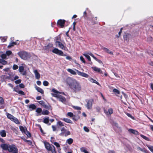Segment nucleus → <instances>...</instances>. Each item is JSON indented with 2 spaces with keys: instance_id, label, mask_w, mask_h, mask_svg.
Here are the masks:
<instances>
[{
  "instance_id": "obj_44",
  "label": "nucleus",
  "mask_w": 153,
  "mask_h": 153,
  "mask_svg": "<svg viewBox=\"0 0 153 153\" xmlns=\"http://www.w3.org/2000/svg\"><path fill=\"white\" fill-rule=\"evenodd\" d=\"M65 133L64 134L65 136H66L71 134L70 132L69 131L66 130H65Z\"/></svg>"
},
{
  "instance_id": "obj_50",
  "label": "nucleus",
  "mask_w": 153,
  "mask_h": 153,
  "mask_svg": "<svg viewBox=\"0 0 153 153\" xmlns=\"http://www.w3.org/2000/svg\"><path fill=\"white\" fill-rule=\"evenodd\" d=\"M21 82V80L20 79H19L15 81V82L16 84H18L20 83Z\"/></svg>"
},
{
  "instance_id": "obj_40",
  "label": "nucleus",
  "mask_w": 153,
  "mask_h": 153,
  "mask_svg": "<svg viewBox=\"0 0 153 153\" xmlns=\"http://www.w3.org/2000/svg\"><path fill=\"white\" fill-rule=\"evenodd\" d=\"M43 85L45 86H48L49 84V82L46 80H45L43 82Z\"/></svg>"
},
{
  "instance_id": "obj_51",
  "label": "nucleus",
  "mask_w": 153,
  "mask_h": 153,
  "mask_svg": "<svg viewBox=\"0 0 153 153\" xmlns=\"http://www.w3.org/2000/svg\"><path fill=\"white\" fill-rule=\"evenodd\" d=\"M18 93L19 94L22 95H25V94L24 92L23 91L21 90L19 91Z\"/></svg>"
},
{
  "instance_id": "obj_55",
  "label": "nucleus",
  "mask_w": 153,
  "mask_h": 153,
  "mask_svg": "<svg viewBox=\"0 0 153 153\" xmlns=\"http://www.w3.org/2000/svg\"><path fill=\"white\" fill-rule=\"evenodd\" d=\"M83 128L84 131L86 132H88L89 131V128L86 126L84 127Z\"/></svg>"
},
{
  "instance_id": "obj_38",
  "label": "nucleus",
  "mask_w": 153,
  "mask_h": 153,
  "mask_svg": "<svg viewBox=\"0 0 153 153\" xmlns=\"http://www.w3.org/2000/svg\"><path fill=\"white\" fill-rule=\"evenodd\" d=\"M53 144L57 147L58 149H60V146L58 143L55 142H54Z\"/></svg>"
},
{
  "instance_id": "obj_25",
  "label": "nucleus",
  "mask_w": 153,
  "mask_h": 153,
  "mask_svg": "<svg viewBox=\"0 0 153 153\" xmlns=\"http://www.w3.org/2000/svg\"><path fill=\"white\" fill-rule=\"evenodd\" d=\"M28 107L29 108L31 109H30V111H32L35 109L36 107L35 105L32 104L29 105L28 106Z\"/></svg>"
},
{
  "instance_id": "obj_1",
  "label": "nucleus",
  "mask_w": 153,
  "mask_h": 153,
  "mask_svg": "<svg viewBox=\"0 0 153 153\" xmlns=\"http://www.w3.org/2000/svg\"><path fill=\"white\" fill-rule=\"evenodd\" d=\"M67 83L70 88L75 93L80 91L81 87L79 83L75 79L68 77L66 79Z\"/></svg>"
},
{
  "instance_id": "obj_13",
  "label": "nucleus",
  "mask_w": 153,
  "mask_h": 153,
  "mask_svg": "<svg viewBox=\"0 0 153 153\" xmlns=\"http://www.w3.org/2000/svg\"><path fill=\"white\" fill-rule=\"evenodd\" d=\"M76 71H77V74L79 76H83V77H86V78L88 77V74H86L85 73L82 72L81 71H80L78 70H76Z\"/></svg>"
},
{
  "instance_id": "obj_56",
  "label": "nucleus",
  "mask_w": 153,
  "mask_h": 153,
  "mask_svg": "<svg viewBox=\"0 0 153 153\" xmlns=\"http://www.w3.org/2000/svg\"><path fill=\"white\" fill-rule=\"evenodd\" d=\"M18 68V66L16 65H14L13 66V69L14 70L17 69Z\"/></svg>"
},
{
  "instance_id": "obj_18",
  "label": "nucleus",
  "mask_w": 153,
  "mask_h": 153,
  "mask_svg": "<svg viewBox=\"0 0 153 153\" xmlns=\"http://www.w3.org/2000/svg\"><path fill=\"white\" fill-rule=\"evenodd\" d=\"M56 45H58V46L60 48L65 50V46L60 42H58L57 44H56Z\"/></svg>"
},
{
  "instance_id": "obj_61",
  "label": "nucleus",
  "mask_w": 153,
  "mask_h": 153,
  "mask_svg": "<svg viewBox=\"0 0 153 153\" xmlns=\"http://www.w3.org/2000/svg\"><path fill=\"white\" fill-rule=\"evenodd\" d=\"M19 78V76H16L13 79H12L11 80L12 81H13L14 80H16Z\"/></svg>"
},
{
  "instance_id": "obj_23",
  "label": "nucleus",
  "mask_w": 153,
  "mask_h": 153,
  "mask_svg": "<svg viewBox=\"0 0 153 153\" xmlns=\"http://www.w3.org/2000/svg\"><path fill=\"white\" fill-rule=\"evenodd\" d=\"M58 98H59V100L62 102H65L66 101L65 98L60 94Z\"/></svg>"
},
{
  "instance_id": "obj_19",
  "label": "nucleus",
  "mask_w": 153,
  "mask_h": 153,
  "mask_svg": "<svg viewBox=\"0 0 153 153\" xmlns=\"http://www.w3.org/2000/svg\"><path fill=\"white\" fill-rule=\"evenodd\" d=\"M53 46L52 44L49 43L47 45L45 46L44 49L48 51L50 48L53 47Z\"/></svg>"
},
{
  "instance_id": "obj_49",
  "label": "nucleus",
  "mask_w": 153,
  "mask_h": 153,
  "mask_svg": "<svg viewBox=\"0 0 153 153\" xmlns=\"http://www.w3.org/2000/svg\"><path fill=\"white\" fill-rule=\"evenodd\" d=\"M126 115H127V116H128L131 118L132 119H133V120L134 119V117H133V116H132V115L131 114H130L129 113H127L126 114Z\"/></svg>"
},
{
  "instance_id": "obj_62",
  "label": "nucleus",
  "mask_w": 153,
  "mask_h": 153,
  "mask_svg": "<svg viewBox=\"0 0 153 153\" xmlns=\"http://www.w3.org/2000/svg\"><path fill=\"white\" fill-rule=\"evenodd\" d=\"M51 141L52 143H54V142H55V140H54V137H51Z\"/></svg>"
},
{
  "instance_id": "obj_57",
  "label": "nucleus",
  "mask_w": 153,
  "mask_h": 153,
  "mask_svg": "<svg viewBox=\"0 0 153 153\" xmlns=\"http://www.w3.org/2000/svg\"><path fill=\"white\" fill-rule=\"evenodd\" d=\"M19 86L21 88H24L25 87L24 85L22 83H21L19 84Z\"/></svg>"
},
{
  "instance_id": "obj_21",
  "label": "nucleus",
  "mask_w": 153,
  "mask_h": 153,
  "mask_svg": "<svg viewBox=\"0 0 153 153\" xmlns=\"http://www.w3.org/2000/svg\"><path fill=\"white\" fill-rule=\"evenodd\" d=\"M128 131L130 133H132L135 134H138V132L137 131L132 129H128Z\"/></svg>"
},
{
  "instance_id": "obj_16",
  "label": "nucleus",
  "mask_w": 153,
  "mask_h": 153,
  "mask_svg": "<svg viewBox=\"0 0 153 153\" xmlns=\"http://www.w3.org/2000/svg\"><path fill=\"white\" fill-rule=\"evenodd\" d=\"M91 68L94 71L97 72L100 74H102V72L100 68H98L95 66L92 67Z\"/></svg>"
},
{
  "instance_id": "obj_43",
  "label": "nucleus",
  "mask_w": 153,
  "mask_h": 153,
  "mask_svg": "<svg viewBox=\"0 0 153 153\" xmlns=\"http://www.w3.org/2000/svg\"><path fill=\"white\" fill-rule=\"evenodd\" d=\"M140 135L142 137L143 139H145V140L148 141L149 140V139L148 137L144 136V135L142 134H140Z\"/></svg>"
},
{
  "instance_id": "obj_52",
  "label": "nucleus",
  "mask_w": 153,
  "mask_h": 153,
  "mask_svg": "<svg viewBox=\"0 0 153 153\" xmlns=\"http://www.w3.org/2000/svg\"><path fill=\"white\" fill-rule=\"evenodd\" d=\"M1 64L4 65L7 64V61L5 60L4 59H3L2 61V63H1Z\"/></svg>"
},
{
  "instance_id": "obj_27",
  "label": "nucleus",
  "mask_w": 153,
  "mask_h": 153,
  "mask_svg": "<svg viewBox=\"0 0 153 153\" xmlns=\"http://www.w3.org/2000/svg\"><path fill=\"white\" fill-rule=\"evenodd\" d=\"M17 43L16 42H12L10 43L9 45L7 46V48H10L12 47H13L15 45H16Z\"/></svg>"
},
{
  "instance_id": "obj_32",
  "label": "nucleus",
  "mask_w": 153,
  "mask_h": 153,
  "mask_svg": "<svg viewBox=\"0 0 153 153\" xmlns=\"http://www.w3.org/2000/svg\"><path fill=\"white\" fill-rule=\"evenodd\" d=\"M147 146L148 147L149 150L153 153V146L147 145Z\"/></svg>"
},
{
  "instance_id": "obj_48",
  "label": "nucleus",
  "mask_w": 153,
  "mask_h": 153,
  "mask_svg": "<svg viewBox=\"0 0 153 153\" xmlns=\"http://www.w3.org/2000/svg\"><path fill=\"white\" fill-rule=\"evenodd\" d=\"M73 108L76 110H80L81 109V108L80 107L77 106H74L73 107Z\"/></svg>"
},
{
  "instance_id": "obj_46",
  "label": "nucleus",
  "mask_w": 153,
  "mask_h": 153,
  "mask_svg": "<svg viewBox=\"0 0 153 153\" xmlns=\"http://www.w3.org/2000/svg\"><path fill=\"white\" fill-rule=\"evenodd\" d=\"M91 81L92 82H93L95 83L98 85H99V83L98 82H97V81L96 80H95L92 78H91Z\"/></svg>"
},
{
  "instance_id": "obj_30",
  "label": "nucleus",
  "mask_w": 153,
  "mask_h": 153,
  "mask_svg": "<svg viewBox=\"0 0 153 153\" xmlns=\"http://www.w3.org/2000/svg\"><path fill=\"white\" fill-rule=\"evenodd\" d=\"M0 134L2 137H5L6 136V132L4 130L0 131Z\"/></svg>"
},
{
  "instance_id": "obj_8",
  "label": "nucleus",
  "mask_w": 153,
  "mask_h": 153,
  "mask_svg": "<svg viewBox=\"0 0 153 153\" xmlns=\"http://www.w3.org/2000/svg\"><path fill=\"white\" fill-rule=\"evenodd\" d=\"M52 52L54 53L61 56H65L66 55L64 54L63 52L61 50H59L58 48H54L52 51Z\"/></svg>"
},
{
  "instance_id": "obj_3",
  "label": "nucleus",
  "mask_w": 153,
  "mask_h": 153,
  "mask_svg": "<svg viewBox=\"0 0 153 153\" xmlns=\"http://www.w3.org/2000/svg\"><path fill=\"white\" fill-rule=\"evenodd\" d=\"M45 146L46 149L48 151L51 152L52 153H56V151L55 147L46 141L43 142Z\"/></svg>"
},
{
  "instance_id": "obj_53",
  "label": "nucleus",
  "mask_w": 153,
  "mask_h": 153,
  "mask_svg": "<svg viewBox=\"0 0 153 153\" xmlns=\"http://www.w3.org/2000/svg\"><path fill=\"white\" fill-rule=\"evenodd\" d=\"M1 58L3 59H5L7 57L6 55L5 54H2L1 56Z\"/></svg>"
},
{
  "instance_id": "obj_64",
  "label": "nucleus",
  "mask_w": 153,
  "mask_h": 153,
  "mask_svg": "<svg viewBox=\"0 0 153 153\" xmlns=\"http://www.w3.org/2000/svg\"><path fill=\"white\" fill-rule=\"evenodd\" d=\"M13 91H15L17 93H18V92L19 91H18V88L16 87V88L14 87L13 88Z\"/></svg>"
},
{
  "instance_id": "obj_29",
  "label": "nucleus",
  "mask_w": 153,
  "mask_h": 153,
  "mask_svg": "<svg viewBox=\"0 0 153 153\" xmlns=\"http://www.w3.org/2000/svg\"><path fill=\"white\" fill-rule=\"evenodd\" d=\"M73 140L72 138H70L67 140L66 143H68L69 145L71 144L73 142Z\"/></svg>"
},
{
  "instance_id": "obj_41",
  "label": "nucleus",
  "mask_w": 153,
  "mask_h": 153,
  "mask_svg": "<svg viewBox=\"0 0 153 153\" xmlns=\"http://www.w3.org/2000/svg\"><path fill=\"white\" fill-rule=\"evenodd\" d=\"M42 109L41 108H37L36 110V112L38 114H39L42 112Z\"/></svg>"
},
{
  "instance_id": "obj_15",
  "label": "nucleus",
  "mask_w": 153,
  "mask_h": 153,
  "mask_svg": "<svg viewBox=\"0 0 153 153\" xmlns=\"http://www.w3.org/2000/svg\"><path fill=\"white\" fill-rule=\"evenodd\" d=\"M39 103L42 105L44 108L49 109V107L45 104V103L43 100L38 101Z\"/></svg>"
},
{
  "instance_id": "obj_54",
  "label": "nucleus",
  "mask_w": 153,
  "mask_h": 153,
  "mask_svg": "<svg viewBox=\"0 0 153 153\" xmlns=\"http://www.w3.org/2000/svg\"><path fill=\"white\" fill-rule=\"evenodd\" d=\"M80 60L82 61V62L84 63H85V60L84 58L83 57V56H81L80 57Z\"/></svg>"
},
{
  "instance_id": "obj_58",
  "label": "nucleus",
  "mask_w": 153,
  "mask_h": 153,
  "mask_svg": "<svg viewBox=\"0 0 153 153\" xmlns=\"http://www.w3.org/2000/svg\"><path fill=\"white\" fill-rule=\"evenodd\" d=\"M80 150L81 152H84V153L87 151L85 149L84 147L81 148L80 149Z\"/></svg>"
},
{
  "instance_id": "obj_33",
  "label": "nucleus",
  "mask_w": 153,
  "mask_h": 153,
  "mask_svg": "<svg viewBox=\"0 0 153 153\" xmlns=\"http://www.w3.org/2000/svg\"><path fill=\"white\" fill-rule=\"evenodd\" d=\"M63 120L65 122L70 123H72V121L68 118H64Z\"/></svg>"
},
{
  "instance_id": "obj_17",
  "label": "nucleus",
  "mask_w": 153,
  "mask_h": 153,
  "mask_svg": "<svg viewBox=\"0 0 153 153\" xmlns=\"http://www.w3.org/2000/svg\"><path fill=\"white\" fill-rule=\"evenodd\" d=\"M131 36V35L128 33H126L123 36V38L125 41H129V37Z\"/></svg>"
},
{
  "instance_id": "obj_4",
  "label": "nucleus",
  "mask_w": 153,
  "mask_h": 153,
  "mask_svg": "<svg viewBox=\"0 0 153 153\" xmlns=\"http://www.w3.org/2000/svg\"><path fill=\"white\" fill-rule=\"evenodd\" d=\"M18 55L21 58L24 60L30 58L31 56L29 53L23 51L19 52L18 53Z\"/></svg>"
},
{
  "instance_id": "obj_59",
  "label": "nucleus",
  "mask_w": 153,
  "mask_h": 153,
  "mask_svg": "<svg viewBox=\"0 0 153 153\" xmlns=\"http://www.w3.org/2000/svg\"><path fill=\"white\" fill-rule=\"evenodd\" d=\"M83 16L84 17V18H86L87 17V13L86 11H85L83 13Z\"/></svg>"
},
{
  "instance_id": "obj_31",
  "label": "nucleus",
  "mask_w": 153,
  "mask_h": 153,
  "mask_svg": "<svg viewBox=\"0 0 153 153\" xmlns=\"http://www.w3.org/2000/svg\"><path fill=\"white\" fill-rule=\"evenodd\" d=\"M67 71L71 74L73 75H76V72L73 70L71 69H67Z\"/></svg>"
},
{
  "instance_id": "obj_5",
  "label": "nucleus",
  "mask_w": 153,
  "mask_h": 153,
  "mask_svg": "<svg viewBox=\"0 0 153 153\" xmlns=\"http://www.w3.org/2000/svg\"><path fill=\"white\" fill-rule=\"evenodd\" d=\"M6 114L7 118L10 119L11 121L17 124H19L20 123L19 121L17 118L14 117L13 115L8 112L6 113Z\"/></svg>"
},
{
  "instance_id": "obj_60",
  "label": "nucleus",
  "mask_w": 153,
  "mask_h": 153,
  "mask_svg": "<svg viewBox=\"0 0 153 153\" xmlns=\"http://www.w3.org/2000/svg\"><path fill=\"white\" fill-rule=\"evenodd\" d=\"M89 55L92 56L95 60L97 59V58L92 53H91Z\"/></svg>"
},
{
  "instance_id": "obj_9",
  "label": "nucleus",
  "mask_w": 153,
  "mask_h": 153,
  "mask_svg": "<svg viewBox=\"0 0 153 153\" xmlns=\"http://www.w3.org/2000/svg\"><path fill=\"white\" fill-rule=\"evenodd\" d=\"M65 22L66 21L64 19H59L57 22V25L60 26L61 28H63L64 26Z\"/></svg>"
},
{
  "instance_id": "obj_39",
  "label": "nucleus",
  "mask_w": 153,
  "mask_h": 153,
  "mask_svg": "<svg viewBox=\"0 0 153 153\" xmlns=\"http://www.w3.org/2000/svg\"><path fill=\"white\" fill-rule=\"evenodd\" d=\"M74 115L73 113L71 112H68L67 114V116L70 117H73Z\"/></svg>"
},
{
  "instance_id": "obj_42",
  "label": "nucleus",
  "mask_w": 153,
  "mask_h": 153,
  "mask_svg": "<svg viewBox=\"0 0 153 153\" xmlns=\"http://www.w3.org/2000/svg\"><path fill=\"white\" fill-rule=\"evenodd\" d=\"M49 121V118L48 117V118H45L43 120V122L44 123H46V124H47L48 123Z\"/></svg>"
},
{
  "instance_id": "obj_6",
  "label": "nucleus",
  "mask_w": 153,
  "mask_h": 153,
  "mask_svg": "<svg viewBox=\"0 0 153 153\" xmlns=\"http://www.w3.org/2000/svg\"><path fill=\"white\" fill-rule=\"evenodd\" d=\"M62 125H55L52 126V128H53V131H58L61 128V131H62V133L61 134H64L65 133V130H66L64 128H61V127Z\"/></svg>"
},
{
  "instance_id": "obj_37",
  "label": "nucleus",
  "mask_w": 153,
  "mask_h": 153,
  "mask_svg": "<svg viewBox=\"0 0 153 153\" xmlns=\"http://www.w3.org/2000/svg\"><path fill=\"white\" fill-rule=\"evenodd\" d=\"M113 92L117 94H120V91L116 88L113 89Z\"/></svg>"
},
{
  "instance_id": "obj_7",
  "label": "nucleus",
  "mask_w": 153,
  "mask_h": 153,
  "mask_svg": "<svg viewBox=\"0 0 153 153\" xmlns=\"http://www.w3.org/2000/svg\"><path fill=\"white\" fill-rule=\"evenodd\" d=\"M19 128L21 131L22 133H24L26 134L27 137H30L31 136V134L30 133L27 131L26 127H24L22 126H20Z\"/></svg>"
},
{
  "instance_id": "obj_36",
  "label": "nucleus",
  "mask_w": 153,
  "mask_h": 153,
  "mask_svg": "<svg viewBox=\"0 0 153 153\" xmlns=\"http://www.w3.org/2000/svg\"><path fill=\"white\" fill-rule=\"evenodd\" d=\"M83 55L89 61L91 62V59L90 57L88 54H84Z\"/></svg>"
},
{
  "instance_id": "obj_24",
  "label": "nucleus",
  "mask_w": 153,
  "mask_h": 153,
  "mask_svg": "<svg viewBox=\"0 0 153 153\" xmlns=\"http://www.w3.org/2000/svg\"><path fill=\"white\" fill-rule=\"evenodd\" d=\"M61 41V36L59 35L55 37L54 41L55 44H57L58 42H60Z\"/></svg>"
},
{
  "instance_id": "obj_14",
  "label": "nucleus",
  "mask_w": 153,
  "mask_h": 153,
  "mask_svg": "<svg viewBox=\"0 0 153 153\" xmlns=\"http://www.w3.org/2000/svg\"><path fill=\"white\" fill-rule=\"evenodd\" d=\"M24 68L23 66H21L19 67V72L20 73L22 72V74L23 75H25L27 73L25 71H24Z\"/></svg>"
},
{
  "instance_id": "obj_26",
  "label": "nucleus",
  "mask_w": 153,
  "mask_h": 153,
  "mask_svg": "<svg viewBox=\"0 0 153 153\" xmlns=\"http://www.w3.org/2000/svg\"><path fill=\"white\" fill-rule=\"evenodd\" d=\"M103 50L105 51V52H106L107 53H108L111 55H113V53L112 51H110L109 49L106 48H103Z\"/></svg>"
},
{
  "instance_id": "obj_34",
  "label": "nucleus",
  "mask_w": 153,
  "mask_h": 153,
  "mask_svg": "<svg viewBox=\"0 0 153 153\" xmlns=\"http://www.w3.org/2000/svg\"><path fill=\"white\" fill-rule=\"evenodd\" d=\"M137 149L138 150H140L142 152H144L145 153H147L146 150H145V149L144 148L142 149L139 147H137Z\"/></svg>"
},
{
  "instance_id": "obj_11",
  "label": "nucleus",
  "mask_w": 153,
  "mask_h": 153,
  "mask_svg": "<svg viewBox=\"0 0 153 153\" xmlns=\"http://www.w3.org/2000/svg\"><path fill=\"white\" fill-rule=\"evenodd\" d=\"M52 91L53 92V93H51V95L53 97L58 98L60 94H57L60 93V92L56 90L54 88L52 89Z\"/></svg>"
},
{
  "instance_id": "obj_63",
  "label": "nucleus",
  "mask_w": 153,
  "mask_h": 153,
  "mask_svg": "<svg viewBox=\"0 0 153 153\" xmlns=\"http://www.w3.org/2000/svg\"><path fill=\"white\" fill-rule=\"evenodd\" d=\"M123 29V27H122L120 28V30L119 31V33H118V34L119 36H120L121 34V33H122V30Z\"/></svg>"
},
{
  "instance_id": "obj_45",
  "label": "nucleus",
  "mask_w": 153,
  "mask_h": 153,
  "mask_svg": "<svg viewBox=\"0 0 153 153\" xmlns=\"http://www.w3.org/2000/svg\"><path fill=\"white\" fill-rule=\"evenodd\" d=\"M12 53V52L10 51H7L6 52V56H9Z\"/></svg>"
},
{
  "instance_id": "obj_12",
  "label": "nucleus",
  "mask_w": 153,
  "mask_h": 153,
  "mask_svg": "<svg viewBox=\"0 0 153 153\" xmlns=\"http://www.w3.org/2000/svg\"><path fill=\"white\" fill-rule=\"evenodd\" d=\"M93 102V99H90L88 100L86 106L88 109H90L91 108Z\"/></svg>"
},
{
  "instance_id": "obj_35",
  "label": "nucleus",
  "mask_w": 153,
  "mask_h": 153,
  "mask_svg": "<svg viewBox=\"0 0 153 153\" xmlns=\"http://www.w3.org/2000/svg\"><path fill=\"white\" fill-rule=\"evenodd\" d=\"M42 114L44 115H48L49 114V112L48 110H46L42 112Z\"/></svg>"
},
{
  "instance_id": "obj_10",
  "label": "nucleus",
  "mask_w": 153,
  "mask_h": 153,
  "mask_svg": "<svg viewBox=\"0 0 153 153\" xmlns=\"http://www.w3.org/2000/svg\"><path fill=\"white\" fill-rule=\"evenodd\" d=\"M104 112L107 116L111 115L113 113V110L112 108H110L108 109V111L105 109H104Z\"/></svg>"
},
{
  "instance_id": "obj_20",
  "label": "nucleus",
  "mask_w": 153,
  "mask_h": 153,
  "mask_svg": "<svg viewBox=\"0 0 153 153\" xmlns=\"http://www.w3.org/2000/svg\"><path fill=\"white\" fill-rule=\"evenodd\" d=\"M34 73L35 74V77L37 79H39L40 77V74L38 72L37 70H35L34 71Z\"/></svg>"
},
{
  "instance_id": "obj_2",
  "label": "nucleus",
  "mask_w": 153,
  "mask_h": 153,
  "mask_svg": "<svg viewBox=\"0 0 153 153\" xmlns=\"http://www.w3.org/2000/svg\"><path fill=\"white\" fill-rule=\"evenodd\" d=\"M1 147L4 150H7L12 153H18V149L14 145L2 144L1 145Z\"/></svg>"
},
{
  "instance_id": "obj_28",
  "label": "nucleus",
  "mask_w": 153,
  "mask_h": 153,
  "mask_svg": "<svg viewBox=\"0 0 153 153\" xmlns=\"http://www.w3.org/2000/svg\"><path fill=\"white\" fill-rule=\"evenodd\" d=\"M79 118L80 117L78 115H74L72 117L73 120L75 121L78 120Z\"/></svg>"
},
{
  "instance_id": "obj_22",
  "label": "nucleus",
  "mask_w": 153,
  "mask_h": 153,
  "mask_svg": "<svg viewBox=\"0 0 153 153\" xmlns=\"http://www.w3.org/2000/svg\"><path fill=\"white\" fill-rule=\"evenodd\" d=\"M36 90L39 92L41 93L42 94H44V91L41 88L38 87L36 85L35 87Z\"/></svg>"
},
{
  "instance_id": "obj_47",
  "label": "nucleus",
  "mask_w": 153,
  "mask_h": 153,
  "mask_svg": "<svg viewBox=\"0 0 153 153\" xmlns=\"http://www.w3.org/2000/svg\"><path fill=\"white\" fill-rule=\"evenodd\" d=\"M4 103V100L3 98L0 97V104H3Z\"/></svg>"
}]
</instances>
